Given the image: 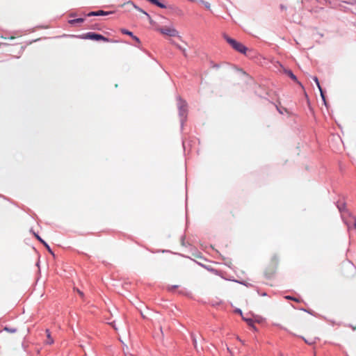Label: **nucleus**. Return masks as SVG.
Wrapping results in <instances>:
<instances>
[{"label":"nucleus","instance_id":"27","mask_svg":"<svg viewBox=\"0 0 356 356\" xmlns=\"http://www.w3.org/2000/svg\"><path fill=\"white\" fill-rule=\"evenodd\" d=\"M204 6H205V7H206V8H210V4H209V3H208V2H205V3H204Z\"/></svg>","mask_w":356,"mask_h":356},{"label":"nucleus","instance_id":"23","mask_svg":"<svg viewBox=\"0 0 356 356\" xmlns=\"http://www.w3.org/2000/svg\"><path fill=\"white\" fill-rule=\"evenodd\" d=\"M234 312H235L236 313H237V314H240L241 316H243V312H242V311H241V309L237 308V309H235V311H234Z\"/></svg>","mask_w":356,"mask_h":356},{"label":"nucleus","instance_id":"21","mask_svg":"<svg viewBox=\"0 0 356 356\" xmlns=\"http://www.w3.org/2000/svg\"><path fill=\"white\" fill-rule=\"evenodd\" d=\"M319 91H320L321 97L322 98V100L323 102L324 105L327 106V102H326L325 97V95H324L323 90L321 89V90H319Z\"/></svg>","mask_w":356,"mask_h":356},{"label":"nucleus","instance_id":"26","mask_svg":"<svg viewBox=\"0 0 356 356\" xmlns=\"http://www.w3.org/2000/svg\"><path fill=\"white\" fill-rule=\"evenodd\" d=\"M286 299H289V300H296V298L291 297V296H287L285 297Z\"/></svg>","mask_w":356,"mask_h":356},{"label":"nucleus","instance_id":"5","mask_svg":"<svg viewBox=\"0 0 356 356\" xmlns=\"http://www.w3.org/2000/svg\"><path fill=\"white\" fill-rule=\"evenodd\" d=\"M113 13L112 11L106 12L102 10H97V11H92L88 13L86 15L88 17H92V16H105L108 15L109 14Z\"/></svg>","mask_w":356,"mask_h":356},{"label":"nucleus","instance_id":"18","mask_svg":"<svg viewBox=\"0 0 356 356\" xmlns=\"http://www.w3.org/2000/svg\"><path fill=\"white\" fill-rule=\"evenodd\" d=\"M312 79H313V80L314 81V82L316 83V86H317V87H318V90H321V85H320V83H319V81H318V78H317L316 76H313V77H312Z\"/></svg>","mask_w":356,"mask_h":356},{"label":"nucleus","instance_id":"20","mask_svg":"<svg viewBox=\"0 0 356 356\" xmlns=\"http://www.w3.org/2000/svg\"><path fill=\"white\" fill-rule=\"evenodd\" d=\"M191 337H192V340H193L195 348L197 350V351H199V349H198L197 346V339H196L194 335H193V334H192Z\"/></svg>","mask_w":356,"mask_h":356},{"label":"nucleus","instance_id":"9","mask_svg":"<svg viewBox=\"0 0 356 356\" xmlns=\"http://www.w3.org/2000/svg\"><path fill=\"white\" fill-rule=\"evenodd\" d=\"M46 333H47V339L46 341V343L47 344H52L54 343V339H52V337L51 336L49 330H46Z\"/></svg>","mask_w":356,"mask_h":356},{"label":"nucleus","instance_id":"25","mask_svg":"<svg viewBox=\"0 0 356 356\" xmlns=\"http://www.w3.org/2000/svg\"><path fill=\"white\" fill-rule=\"evenodd\" d=\"M132 38H133L135 41H136L138 43H140V39H139L137 36H136V35H133V37H132Z\"/></svg>","mask_w":356,"mask_h":356},{"label":"nucleus","instance_id":"1","mask_svg":"<svg viewBox=\"0 0 356 356\" xmlns=\"http://www.w3.org/2000/svg\"><path fill=\"white\" fill-rule=\"evenodd\" d=\"M177 99L181 127H183L184 123L187 119V103L186 102V101L183 100L179 96L177 97Z\"/></svg>","mask_w":356,"mask_h":356},{"label":"nucleus","instance_id":"7","mask_svg":"<svg viewBox=\"0 0 356 356\" xmlns=\"http://www.w3.org/2000/svg\"><path fill=\"white\" fill-rule=\"evenodd\" d=\"M35 237L37 238V239L40 241L42 243H44V246L46 247V248L48 250V251L51 254H54L51 249L50 248L49 245L44 241L42 240L38 234H35Z\"/></svg>","mask_w":356,"mask_h":356},{"label":"nucleus","instance_id":"22","mask_svg":"<svg viewBox=\"0 0 356 356\" xmlns=\"http://www.w3.org/2000/svg\"><path fill=\"white\" fill-rule=\"evenodd\" d=\"M99 40H103L104 42H108L109 39L104 37V35H101V38H99Z\"/></svg>","mask_w":356,"mask_h":356},{"label":"nucleus","instance_id":"4","mask_svg":"<svg viewBox=\"0 0 356 356\" xmlns=\"http://www.w3.org/2000/svg\"><path fill=\"white\" fill-rule=\"evenodd\" d=\"M81 38L93 40H99V38H101V34L89 32V33H87L81 36Z\"/></svg>","mask_w":356,"mask_h":356},{"label":"nucleus","instance_id":"2","mask_svg":"<svg viewBox=\"0 0 356 356\" xmlns=\"http://www.w3.org/2000/svg\"><path fill=\"white\" fill-rule=\"evenodd\" d=\"M226 41L236 51L241 53L245 54L247 51V48L241 42H237L236 40L232 39L227 35L224 36Z\"/></svg>","mask_w":356,"mask_h":356},{"label":"nucleus","instance_id":"16","mask_svg":"<svg viewBox=\"0 0 356 356\" xmlns=\"http://www.w3.org/2000/svg\"><path fill=\"white\" fill-rule=\"evenodd\" d=\"M243 318V320L245 321L248 325L250 326V325H252V323H253V321L252 318H245L243 316H242Z\"/></svg>","mask_w":356,"mask_h":356},{"label":"nucleus","instance_id":"33","mask_svg":"<svg viewBox=\"0 0 356 356\" xmlns=\"http://www.w3.org/2000/svg\"><path fill=\"white\" fill-rule=\"evenodd\" d=\"M344 3H349V4H353V3L352 2H347V1H344Z\"/></svg>","mask_w":356,"mask_h":356},{"label":"nucleus","instance_id":"17","mask_svg":"<svg viewBox=\"0 0 356 356\" xmlns=\"http://www.w3.org/2000/svg\"><path fill=\"white\" fill-rule=\"evenodd\" d=\"M3 330L5 331H7V332H10V333H15L17 331L16 328L8 327H5L3 328Z\"/></svg>","mask_w":356,"mask_h":356},{"label":"nucleus","instance_id":"8","mask_svg":"<svg viewBox=\"0 0 356 356\" xmlns=\"http://www.w3.org/2000/svg\"><path fill=\"white\" fill-rule=\"evenodd\" d=\"M148 1L151 2L152 3L157 6L159 8H166L165 5L161 2H160L158 0H147Z\"/></svg>","mask_w":356,"mask_h":356},{"label":"nucleus","instance_id":"12","mask_svg":"<svg viewBox=\"0 0 356 356\" xmlns=\"http://www.w3.org/2000/svg\"><path fill=\"white\" fill-rule=\"evenodd\" d=\"M177 49H179V50H181L184 54V56H187V54H186V49L182 48V47H181L180 45H179L178 44H176L175 42H174L173 41L171 42Z\"/></svg>","mask_w":356,"mask_h":356},{"label":"nucleus","instance_id":"3","mask_svg":"<svg viewBox=\"0 0 356 356\" xmlns=\"http://www.w3.org/2000/svg\"><path fill=\"white\" fill-rule=\"evenodd\" d=\"M158 31L163 35L171 37L179 36V32L172 26L159 28Z\"/></svg>","mask_w":356,"mask_h":356},{"label":"nucleus","instance_id":"10","mask_svg":"<svg viewBox=\"0 0 356 356\" xmlns=\"http://www.w3.org/2000/svg\"><path fill=\"white\" fill-rule=\"evenodd\" d=\"M84 22V19H83V18L80 17V18H77V19H70V20L69 21V23H70V24H76V23H82V22Z\"/></svg>","mask_w":356,"mask_h":356},{"label":"nucleus","instance_id":"32","mask_svg":"<svg viewBox=\"0 0 356 356\" xmlns=\"http://www.w3.org/2000/svg\"><path fill=\"white\" fill-rule=\"evenodd\" d=\"M177 286H178L175 285V286H172L171 287H172V289H176V288H177Z\"/></svg>","mask_w":356,"mask_h":356},{"label":"nucleus","instance_id":"19","mask_svg":"<svg viewBox=\"0 0 356 356\" xmlns=\"http://www.w3.org/2000/svg\"><path fill=\"white\" fill-rule=\"evenodd\" d=\"M337 207H338L339 211L342 212L343 211H344L346 209V204L344 203H341L340 204H338Z\"/></svg>","mask_w":356,"mask_h":356},{"label":"nucleus","instance_id":"34","mask_svg":"<svg viewBox=\"0 0 356 356\" xmlns=\"http://www.w3.org/2000/svg\"><path fill=\"white\" fill-rule=\"evenodd\" d=\"M355 228L356 229V219H355V224H354Z\"/></svg>","mask_w":356,"mask_h":356},{"label":"nucleus","instance_id":"35","mask_svg":"<svg viewBox=\"0 0 356 356\" xmlns=\"http://www.w3.org/2000/svg\"><path fill=\"white\" fill-rule=\"evenodd\" d=\"M141 314H142V316H143V318H145L144 314H143V313H141Z\"/></svg>","mask_w":356,"mask_h":356},{"label":"nucleus","instance_id":"15","mask_svg":"<svg viewBox=\"0 0 356 356\" xmlns=\"http://www.w3.org/2000/svg\"><path fill=\"white\" fill-rule=\"evenodd\" d=\"M121 32L123 33V34H125V35H129L131 37H133L134 34L131 31L127 30V29H121Z\"/></svg>","mask_w":356,"mask_h":356},{"label":"nucleus","instance_id":"6","mask_svg":"<svg viewBox=\"0 0 356 356\" xmlns=\"http://www.w3.org/2000/svg\"><path fill=\"white\" fill-rule=\"evenodd\" d=\"M284 73L287 74L291 79L296 81L299 86L303 88V86L300 82H299L297 79L296 76L293 73V72L290 70H284Z\"/></svg>","mask_w":356,"mask_h":356},{"label":"nucleus","instance_id":"30","mask_svg":"<svg viewBox=\"0 0 356 356\" xmlns=\"http://www.w3.org/2000/svg\"><path fill=\"white\" fill-rule=\"evenodd\" d=\"M78 293H79V295H80L81 296H83V293L81 291L78 290Z\"/></svg>","mask_w":356,"mask_h":356},{"label":"nucleus","instance_id":"24","mask_svg":"<svg viewBox=\"0 0 356 356\" xmlns=\"http://www.w3.org/2000/svg\"><path fill=\"white\" fill-rule=\"evenodd\" d=\"M302 339H304V341H305L307 343L310 344V345H311V344H313V343L315 342V341H314V340L310 341V340H307V339H305V338H302Z\"/></svg>","mask_w":356,"mask_h":356},{"label":"nucleus","instance_id":"11","mask_svg":"<svg viewBox=\"0 0 356 356\" xmlns=\"http://www.w3.org/2000/svg\"><path fill=\"white\" fill-rule=\"evenodd\" d=\"M123 6H131V8H135L136 10L138 9V6H137L133 1H127L125 2L123 5Z\"/></svg>","mask_w":356,"mask_h":356},{"label":"nucleus","instance_id":"29","mask_svg":"<svg viewBox=\"0 0 356 356\" xmlns=\"http://www.w3.org/2000/svg\"><path fill=\"white\" fill-rule=\"evenodd\" d=\"M237 339H238L240 342H241L243 344H245L244 341H242V340H241L238 337H237Z\"/></svg>","mask_w":356,"mask_h":356},{"label":"nucleus","instance_id":"31","mask_svg":"<svg viewBox=\"0 0 356 356\" xmlns=\"http://www.w3.org/2000/svg\"><path fill=\"white\" fill-rule=\"evenodd\" d=\"M213 67H216V68H218L219 67V65H213Z\"/></svg>","mask_w":356,"mask_h":356},{"label":"nucleus","instance_id":"13","mask_svg":"<svg viewBox=\"0 0 356 356\" xmlns=\"http://www.w3.org/2000/svg\"><path fill=\"white\" fill-rule=\"evenodd\" d=\"M137 10L142 13L143 14H144L147 17L149 22L152 23V18H151L150 15L147 12H145V10H143L142 8H140L139 7L138 8Z\"/></svg>","mask_w":356,"mask_h":356},{"label":"nucleus","instance_id":"28","mask_svg":"<svg viewBox=\"0 0 356 356\" xmlns=\"http://www.w3.org/2000/svg\"><path fill=\"white\" fill-rule=\"evenodd\" d=\"M250 327H251L254 330H255V331L257 330V328H256V327L254 326V323H252V325H250Z\"/></svg>","mask_w":356,"mask_h":356},{"label":"nucleus","instance_id":"14","mask_svg":"<svg viewBox=\"0 0 356 356\" xmlns=\"http://www.w3.org/2000/svg\"><path fill=\"white\" fill-rule=\"evenodd\" d=\"M277 110L280 114H284V113H289L288 110L286 108L284 107H279L277 106Z\"/></svg>","mask_w":356,"mask_h":356}]
</instances>
